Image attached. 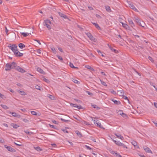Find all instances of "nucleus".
Here are the masks:
<instances>
[{"instance_id": "nucleus-1", "label": "nucleus", "mask_w": 157, "mask_h": 157, "mask_svg": "<svg viewBox=\"0 0 157 157\" xmlns=\"http://www.w3.org/2000/svg\"><path fill=\"white\" fill-rule=\"evenodd\" d=\"M17 66L16 63L14 62L7 63L6 64L5 70L6 71H10L11 69L15 68Z\"/></svg>"}, {"instance_id": "nucleus-2", "label": "nucleus", "mask_w": 157, "mask_h": 157, "mask_svg": "<svg viewBox=\"0 0 157 157\" xmlns=\"http://www.w3.org/2000/svg\"><path fill=\"white\" fill-rule=\"evenodd\" d=\"M8 47L13 51L14 54L17 51V46L15 44H9L8 45Z\"/></svg>"}, {"instance_id": "nucleus-3", "label": "nucleus", "mask_w": 157, "mask_h": 157, "mask_svg": "<svg viewBox=\"0 0 157 157\" xmlns=\"http://www.w3.org/2000/svg\"><path fill=\"white\" fill-rule=\"evenodd\" d=\"M44 25L45 26H46L48 30L51 29V26L50 25L51 24V22L49 19H46L45 20L43 23Z\"/></svg>"}, {"instance_id": "nucleus-4", "label": "nucleus", "mask_w": 157, "mask_h": 157, "mask_svg": "<svg viewBox=\"0 0 157 157\" xmlns=\"http://www.w3.org/2000/svg\"><path fill=\"white\" fill-rule=\"evenodd\" d=\"M4 147L9 151L12 152H16V150L10 146H8L6 145H5Z\"/></svg>"}, {"instance_id": "nucleus-5", "label": "nucleus", "mask_w": 157, "mask_h": 157, "mask_svg": "<svg viewBox=\"0 0 157 157\" xmlns=\"http://www.w3.org/2000/svg\"><path fill=\"white\" fill-rule=\"evenodd\" d=\"M70 104L73 107H76L78 109H83V107L80 105H78L76 104H73L72 103H70Z\"/></svg>"}, {"instance_id": "nucleus-6", "label": "nucleus", "mask_w": 157, "mask_h": 157, "mask_svg": "<svg viewBox=\"0 0 157 157\" xmlns=\"http://www.w3.org/2000/svg\"><path fill=\"white\" fill-rule=\"evenodd\" d=\"M86 34L91 40L94 41H95L94 40L95 39V38L93 37L92 35L90 33L87 32L86 33Z\"/></svg>"}, {"instance_id": "nucleus-7", "label": "nucleus", "mask_w": 157, "mask_h": 157, "mask_svg": "<svg viewBox=\"0 0 157 157\" xmlns=\"http://www.w3.org/2000/svg\"><path fill=\"white\" fill-rule=\"evenodd\" d=\"M15 69L18 71L22 73L26 72V71L25 70L23 69V68L19 66H17V67H16L15 68Z\"/></svg>"}, {"instance_id": "nucleus-8", "label": "nucleus", "mask_w": 157, "mask_h": 157, "mask_svg": "<svg viewBox=\"0 0 157 157\" xmlns=\"http://www.w3.org/2000/svg\"><path fill=\"white\" fill-rule=\"evenodd\" d=\"M129 6L130 8L131 9L133 10L138 12V11L136 9V8L135 7V6L132 3H130L129 4Z\"/></svg>"}, {"instance_id": "nucleus-9", "label": "nucleus", "mask_w": 157, "mask_h": 157, "mask_svg": "<svg viewBox=\"0 0 157 157\" xmlns=\"http://www.w3.org/2000/svg\"><path fill=\"white\" fill-rule=\"evenodd\" d=\"M143 148L146 152L148 153H152L151 150L147 146H144L143 147Z\"/></svg>"}, {"instance_id": "nucleus-10", "label": "nucleus", "mask_w": 157, "mask_h": 157, "mask_svg": "<svg viewBox=\"0 0 157 157\" xmlns=\"http://www.w3.org/2000/svg\"><path fill=\"white\" fill-rule=\"evenodd\" d=\"M14 55H15L17 57H21L23 56V53L20 52L18 50H17V52H16L14 54Z\"/></svg>"}, {"instance_id": "nucleus-11", "label": "nucleus", "mask_w": 157, "mask_h": 157, "mask_svg": "<svg viewBox=\"0 0 157 157\" xmlns=\"http://www.w3.org/2000/svg\"><path fill=\"white\" fill-rule=\"evenodd\" d=\"M98 121H97L95 123V125H96L98 127L101 128L103 129H105V128H103V126L101 125V123L99 122H98Z\"/></svg>"}, {"instance_id": "nucleus-12", "label": "nucleus", "mask_w": 157, "mask_h": 157, "mask_svg": "<svg viewBox=\"0 0 157 157\" xmlns=\"http://www.w3.org/2000/svg\"><path fill=\"white\" fill-rule=\"evenodd\" d=\"M121 24H122V26L125 29H126L127 30L130 29V27L127 24L125 23H124L122 22H121Z\"/></svg>"}, {"instance_id": "nucleus-13", "label": "nucleus", "mask_w": 157, "mask_h": 157, "mask_svg": "<svg viewBox=\"0 0 157 157\" xmlns=\"http://www.w3.org/2000/svg\"><path fill=\"white\" fill-rule=\"evenodd\" d=\"M132 144L134 147L136 148H139V147L137 145V143L135 141L133 140L131 142Z\"/></svg>"}, {"instance_id": "nucleus-14", "label": "nucleus", "mask_w": 157, "mask_h": 157, "mask_svg": "<svg viewBox=\"0 0 157 157\" xmlns=\"http://www.w3.org/2000/svg\"><path fill=\"white\" fill-rule=\"evenodd\" d=\"M128 21L129 25L131 26L132 27H133L134 26V24L132 21L131 19H128Z\"/></svg>"}, {"instance_id": "nucleus-15", "label": "nucleus", "mask_w": 157, "mask_h": 157, "mask_svg": "<svg viewBox=\"0 0 157 157\" xmlns=\"http://www.w3.org/2000/svg\"><path fill=\"white\" fill-rule=\"evenodd\" d=\"M108 46H109V49L111 50V51L115 53H117V51L115 49H113L111 46H110L109 44H108Z\"/></svg>"}, {"instance_id": "nucleus-16", "label": "nucleus", "mask_w": 157, "mask_h": 157, "mask_svg": "<svg viewBox=\"0 0 157 157\" xmlns=\"http://www.w3.org/2000/svg\"><path fill=\"white\" fill-rule=\"evenodd\" d=\"M76 134L78 135L79 137L81 138L82 137V135L81 133L78 130H76L75 131Z\"/></svg>"}, {"instance_id": "nucleus-17", "label": "nucleus", "mask_w": 157, "mask_h": 157, "mask_svg": "<svg viewBox=\"0 0 157 157\" xmlns=\"http://www.w3.org/2000/svg\"><path fill=\"white\" fill-rule=\"evenodd\" d=\"M115 135L118 138L121 139V140L124 139V137L121 135L119 134H117V133L115 134Z\"/></svg>"}, {"instance_id": "nucleus-18", "label": "nucleus", "mask_w": 157, "mask_h": 157, "mask_svg": "<svg viewBox=\"0 0 157 157\" xmlns=\"http://www.w3.org/2000/svg\"><path fill=\"white\" fill-rule=\"evenodd\" d=\"M19 47L21 49L25 48V45L23 44L20 43L18 44Z\"/></svg>"}, {"instance_id": "nucleus-19", "label": "nucleus", "mask_w": 157, "mask_h": 157, "mask_svg": "<svg viewBox=\"0 0 157 157\" xmlns=\"http://www.w3.org/2000/svg\"><path fill=\"white\" fill-rule=\"evenodd\" d=\"M10 125L11 126L13 127V128L16 129L17 128L19 127L18 125L14 123L11 124Z\"/></svg>"}, {"instance_id": "nucleus-20", "label": "nucleus", "mask_w": 157, "mask_h": 157, "mask_svg": "<svg viewBox=\"0 0 157 157\" xmlns=\"http://www.w3.org/2000/svg\"><path fill=\"white\" fill-rule=\"evenodd\" d=\"M18 92L21 95H27V94L23 91L19 90L18 91Z\"/></svg>"}, {"instance_id": "nucleus-21", "label": "nucleus", "mask_w": 157, "mask_h": 157, "mask_svg": "<svg viewBox=\"0 0 157 157\" xmlns=\"http://www.w3.org/2000/svg\"><path fill=\"white\" fill-rule=\"evenodd\" d=\"M113 142L117 145L120 146L121 143L119 141H117L114 140H112Z\"/></svg>"}, {"instance_id": "nucleus-22", "label": "nucleus", "mask_w": 157, "mask_h": 157, "mask_svg": "<svg viewBox=\"0 0 157 157\" xmlns=\"http://www.w3.org/2000/svg\"><path fill=\"white\" fill-rule=\"evenodd\" d=\"M67 128H68L67 127H66L65 128H62L61 130L65 133H68L69 132L67 130Z\"/></svg>"}, {"instance_id": "nucleus-23", "label": "nucleus", "mask_w": 157, "mask_h": 157, "mask_svg": "<svg viewBox=\"0 0 157 157\" xmlns=\"http://www.w3.org/2000/svg\"><path fill=\"white\" fill-rule=\"evenodd\" d=\"M59 15L61 17H63L64 18H67V16L66 15H65L62 13H59Z\"/></svg>"}, {"instance_id": "nucleus-24", "label": "nucleus", "mask_w": 157, "mask_h": 157, "mask_svg": "<svg viewBox=\"0 0 157 157\" xmlns=\"http://www.w3.org/2000/svg\"><path fill=\"white\" fill-rule=\"evenodd\" d=\"M69 65H70V67L71 68H73L76 69H78V67H75L74 66L73 64L71 62L70 63Z\"/></svg>"}, {"instance_id": "nucleus-25", "label": "nucleus", "mask_w": 157, "mask_h": 157, "mask_svg": "<svg viewBox=\"0 0 157 157\" xmlns=\"http://www.w3.org/2000/svg\"><path fill=\"white\" fill-rule=\"evenodd\" d=\"M105 8L106 9V10L108 12H111V10L110 9V7L109 6H105Z\"/></svg>"}, {"instance_id": "nucleus-26", "label": "nucleus", "mask_w": 157, "mask_h": 157, "mask_svg": "<svg viewBox=\"0 0 157 157\" xmlns=\"http://www.w3.org/2000/svg\"><path fill=\"white\" fill-rule=\"evenodd\" d=\"M93 24L95 25V27L98 29H100V27H99L98 24L96 23H93Z\"/></svg>"}, {"instance_id": "nucleus-27", "label": "nucleus", "mask_w": 157, "mask_h": 157, "mask_svg": "<svg viewBox=\"0 0 157 157\" xmlns=\"http://www.w3.org/2000/svg\"><path fill=\"white\" fill-rule=\"evenodd\" d=\"M37 71L43 74L44 72L43 70L40 67H38L37 68Z\"/></svg>"}, {"instance_id": "nucleus-28", "label": "nucleus", "mask_w": 157, "mask_h": 157, "mask_svg": "<svg viewBox=\"0 0 157 157\" xmlns=\"http://www.w3.org/2000/svg\"><path fill=\"white\" fill-rule=\"evenodd\" d=\"M90 117L92 119V121L94 122V124H95V123L97 121L95 120L94 119H98V118L96 117Z\"/></svg>"}, {"instance_id": "nucleus-29", "label": "nucleus", "mask_w": 157, "mask_h": 157, "mask_svg": "<svg viewBox=\"0 0 157 157\" xmlns=\"http://www.w3.org/2000/svg\"><path fill=\"white\" fill-rule=\"evenodd\" d=\"M34 148L37 151H40L42 150V149L39 147H34Z\"/></svg>"}, {"instance_id": "nucleus-30", "label": "nucleus", "mask_w": 157, "mask_h": 157, "mask_svg": "<svg viewBox=\"0 0 157 157\" xmlns=\"http://www.w3.org/2000/svg\"><path fill=\"white\" fill-rule=\"evenodd\" d=\"M112 101L114 102L115 104L118 105L120 103V102L113 99H112Z\"/></svg>"}, {"instance_id": "nucleus-31", "label": "nucleus", "mask_w": 157, "mask_h": 157, "mask_svg": "<svg viewBox=\"0 0 157 157\" xmlns=\"http://www.w3.org/2000/svg\"><path fill=\"white\" fill-rule=\"evenodd\" d=\"M120 146H121V147L124 148H127V147L124 144L121 143V144L120 145Z\"/></svg>"}, {"instance_id": "nucleus-32", "label": "nucleus", "mask_w": 157, "mask_h": 157, "mask_svg": "<svg viewBox=\"0 0 157 157\" xmlns=\"http://www.w3.org/2000/svg\"><path fill=\"white\" fill-rule=\"evenodd\" d=\"M48 97L51 100H53L54 98V97L50 94H48Z\"/></svg>"}, {"instance_id": "nucleus-33", "label": "nucleus", "mask_w": 157, "mask_h": 157, "mask_svg": "<svg viewBox=\"0 0 157 157\" xmlns=\"http://www.w3.org/2000/svg\"><path fill=\"white\" fill-rule=\"evenodd\" d=\"M1 106L4 109H8V107L5 105H1Z\"/></svg>"}, {"instance_id": "nucleus-34", "label": "nucleus", "mask_w": 157, "mask_h": 157, "mask_svg": "<svg viewBox=\"0 0 157 157\" xmlns=\"http://www.w3.org/2000/svg\"><path fill=\"white\" fill-rule=\"evenodd\" d=\"M101 84L104 86H107L106 83L102 80H100Z\"/></svg>"}, {"instance_id": "nucleus-35", "label": "nucleus", "mask_w": 157, "mask_h": 157, "mask_svg": "<svg viewBox=\"0 0 157 157\" xmlns=\"http://www.w3.org/2000/svg\"><path fill=\"white\" fill-rule=\"evenodd\" d=\"M11 113L12 116H13V117H17V114L15 113L12 112V113Z\"/></svg>"}, {"instance_id": "nucleus-36", "label": "nucleus", "mask_w": 157, "mask_h": 157, "mask_svg": "<svg viewBox=\"0 0 157 157\" xmlns=\"http://www.w3.org/2000/svg\"><path fill=\"white\" fill-rule=\"evenodd\" d=\"M21 33V35L24 37H26L28 35V34L25 33Z\"/></svg>"}, {"instance_id": "nucleus-37", "label": "nucleus", "mask_w": 157, "mask_h": 157, "mask_svg": "<svg viewBox=\"0 0 157 157\" xmlns=\"http://www.w3.org/2000/svg\"><path fill=\"white\" fill-rule=\"evenodd\" d=\"M86 93H87V94L89 95L92 96L93 95V94L92 93L90 92L89 91H86Z\"/></svg>"}, {"instance_id": "nucleus-38", "label": "nucleus", "mask_w": 157, "mask_h": 157, "mask_svg": "<svg viewBox=\"0 0 157 157\" xmlns=\"http://www.w3.org/2000/svg\"><path fill=\"white\" fill-rule=\"evenodd\" d=\"M31 113L33 115H37V113H36L34 111H32L31 112Z\"/></svg>"}, {"instance_id": "nucleus-39", "label": "nucleus", "mask_w": 157, "mask_h": 157, "mask_svg": "<svg viewBox=\"0 0 157 157\" xmlns=\"http://www.w3.org/2000/svg\"><path fill=\"white\" fill-rule=\"evenodd\" d=\"M88 69L91 70L92 69V68L91 67V66L89 65H86L85 66Z\"/></svg>"}, {"instance_id": "nucleus-40", "label": "nucleus", "mask_w": 157, "mask_h": 157, "mask_svg": "<svg viewBox=\"0 0 157 157\" xmlns=\"http://www.w3.org/2000/svg\"><path fill=\"white\" fill-rule=\"evenodd\" d=\"M40 86L38 85H36L35 86V88L37 90H40Z\"/></svg>"}, {"instance_id": "nucleus-41", "label": "nucleus", "mask_w": 157, "mask_h": 157, "mask_svg": "<svg viewBox=\"0 0 157 157\" xmlns=\"http://www.w3.org/2000/svg\"><path fill=\"white\" fill-rule=\"evenodd\" d=\"M118 92L120 93V94H119L120 96H122L124 94V92L122 90L119 91Z\"/></svg>"}, {"instance_id": "nucleus-42", "label": "nucleus", "mask_w": 157, "mask_h": 157, "mask_svg": "<svg viewBox=\"0 0 157 157\" xmlns=\"http://www.w3.org/2000/svg\"><path fill=\"white\" fill-rule=\"evenodd\" d=\"M85 147H86V149L88 150H92V148L90 147L89 146L87 145H85Z\"/></svg>"}, {"instance_id": "nucleus-43", "label": "nucleus", "mask_w": 157, "mask_h": 157, "mask_svg": "<svg viewBox=\"0 0 157 157\" xmlns=\"http://www.w3.org/2000/svg\"><path fill=\"white\" fill-rule=\"evenodd\" d=\"M36 52L39 54H40L41 53V50L40 49L37 50Z\"/></svg>"}, {"instance_id": "nucleus-44", "label": "nucleus", "mask_w": 157, "mask_h": 157, "mask_svg": "<svg viewBox=\"0 0 157 157\" xmlns=\"http://www.w3.org/2000/svg\"><path fill=\"white\" fill-rule=\"evenodd\" d=\"M61 120H62V121L65 122H67L69 120H66L64 119H63V118H61Z\"/></svg>"}, {"instance_id": "nucleus-45", "label": "nucleus", "mask_w": 157, "mask_h": 157, "mask_svg": "<svg viewBox=\"0 0 157 157\" xmlns=\"http://www.w3.org/2000/svg\"><path fill=\"white\" fill-rule=\"evenodd\" d=\"M58 58L60 60L62 61H63V58L61 56H57Z\"/></svg>"}, {"instance_id": "nucleus-46", "label": "nucleus", "mask_w": 157, "mask_h": 157, "mask_svg": "<svg viewBox=\"0 0 157 157\" xmlns=\"http://www.w3.org/2000/svg\"><path fill=\"white\" fill-rule=\"evenodd\" d=\"M148 58L149 59V60L151 61L152 62H153L154 61V60H153L152 58L151 57L149 56L148 57Z\"/></svg>"}, {"instance_id": "nucleus-47", "label": "nucleus", "mask_w": 157, "mask_h": 157, "mask_svg": "<svg viewBox=\"0 0 157 157\" xmlns=\"http://www.w3.org/2000/svg\"><path fill=\"white\" fill-rule=\"evenodd\" d=\"M23 121L25 123H27L29 122V120L26 119H23Z\"/></svg>"}, {"instance_id": "nucleus-48", "label": "nucleus", "mask_w": 157, "mask_h": 157, "mask_svg": "<svg viewBox=\"0 0 157 157\" xmlns=\"http://www.w3.org/2000/svg\"><path fill=\"white\" fill-rule=\"evenodd\" d=\"M73 81L75 83H78V81L76 80V79H73Z\"/></svg>"}, {"instance_id": "nucleus-49", "label": "nucleus", "mask_w": 157, "mask_h": 157, "mask_svg": "<svg viewBox=\"0 0 157 157\" xmlns=\"http://www.w3.org/2000/svg\"><path fill=\"white\" fill-rule=\"evenodd\" d=\"M58 50H59L60 52H63V50L61 48H60V47H59V48H58Z\"/></svg>"}, {"instance_id": "nucleus-50", "label": "nucleus", "mask_w": 157, "mask_h": 157, "mask_svg": "<svg viewBox=\"0 0 157 157\" xmlns=\"http://www.w3.org/2000/svg\"><path fill=\"white\" fill-rule=\"evenodd\" d=\"M96 17L98 18H101V17L100 16V15H99L98 14H96Z\"/></svg>"}, {"instance_id": "nucleus-51", "label": "nucleus", "mask_w": 157, "mask_h": 157, "mask_svg": "<svg viewBox=\"0 0 157 157\" xmlns=\"http://www.w3.org/2000/svg\"><path fill=\"white\" fill-rule=\"evenodd\" d=\"M136 22L137 23H139L140 20L139 18H136L135 19Z\"/></svg>"}, {"instance_id": "nucleus-52", "label": "nucleus", "mask_w": 157, "mask_h": 157, "mask_svg": "<svg viewBox=\"0 0 157 157\" xmlns=\"http://www.w3.org/2000/svg\"><path fill=\"white\" fill-rule=\"evenodd\" d=\"M52 122L53 123H54L55 124H57V121H56L55 120H52Z\"/></svg>"}, {"instance_id": "nucleus-53", "label": "nucleus", "mask_w": 157, "mask_h": 157, "mask_svg": "<svg viewBox=\"0 0 157 157\" xmlns=\"http://www.w3.org/2000/svg\"><path fill=\"white\" fill-rule=\"evenodd\" d=\"M88 7L90 10H93V8L91 6H88Z\"/></svg>"}, {"instance_id": "nucleus-54", "label": "nucleus", "mask_w": 157, "mask_h": 157, "mask_svg": "<svg viewBox=\"0 0 157 157\" xmlns=\"http://www.w3.org/2000/svg\"><path fill=\"white\" fill-rule=\"evenodd\" d=\"M123 98L124 99L127 100H128V101H129V100L128 99V98L127 97L125 96H124Z\"/></svg>"}, {"instance_id": "nucleus-55", "label": "nucleus", "mask_w": 157, "mask_h": 157, "mask_svg": "<svg viewBox=\"0 0 157 157\" xmlns=\"http://www.w3.org/2000/svg\"><path fill=\"white\" fill-rule=\"evenodd\" d=\"M49 125L50 127L52 128H55L54 127V126L52 125H51L50 124H49Z\"/></svg>"}, {"instance_id": "nucleus-56", "label": "nucleus", "mask_w": 157, "mask_h": 157, "mask_svg": "<svg viewBox=\"0 0 157 157\" xmlns=\"http://www.w3.org/2000/svg\"><path fill=\"white\" fill-rule=\"evenodd\" d=\"M4 97V95L0 93V97L3 98Z\"/></svg>"}, {"instance_id": "nucleus-57", "label": "nucleus", "mask_w": 157, "mask_h": 157, "mask_svg": "<svg viewBox=\"0 0 157 157\" xmlns=\"http://www.w3.org/2000/svg\"><path fill=\"white\" fill-rule=\"evenodd\" d=\"M44 80L46 82H48V80L45 78H44Z\"/></svg>"}, {"instance_id": "nucleus-58", "label": "nucleus", "mask_w": 157, "mask_h": 157, "mask_svg": "<svg viewBox=\"0 0 157 157\" xmlns=\"http://www.w3.org/2000/svg\"><path fill=\"white\" fill-rule=\"evenodd\" d=\"M97 52L99 54V53L101 54V53H102L99 50H97Z\"/></svg>"}, {"instance_id": "nucleus-59", "label": "nucleus", "mask_w": 157, "mask_h": 157, "mask_svg": "<svg viewBox=\"0 0 157 157\" xmlns=\"http://www.w3.org/2000/svg\"><path fill=\"white\" fill-rule=\"evenodd\" d=\"M24 132L27 134H29V132L28 130L25 131Z\"/></svg>"}, {"instance_id": "nucleus-60", "label": "nucleus", "mask_w": 157, "mask_h": 157, "mask_svg": "<svg viewBox=\"0 0 157 157\" xmlns=\"http://www.w3.org/2000/svg\"><path fill=\"white\" fill-rule=\"evenodd\" d=\"M36 41H37V42L40 44H41L40 42V41L39 40H36Z\"/></svg>"}, {"instance_id": "nucleus-61", "label": "nucleus", "mask_w": 157, "mask_h": 157, "mask_svg": "<svg viewBox=\"0 0 157 157\" xmlns=\"http://www.w3.org/2000/svg\"><path fill=\"white\" fill-rule=\"evenodd\" d=\"M4 142V141L2 139H0V143H3Z\"/></svg>"}, {"instance_id": "nucleus-62", "label": "nucleus", "mask_w": 157, "mask_h": 157, "mask_svg": "<svg viewBox=\"0 0 157 157\" xmlns=\"http://www.w3.org/2000/svg\"><path fill=\"white\" fill-rule=\"evenodd\" d=\"M75 100L78 102H80L81 101L80 100H78V99H75Z\"/></svg>"}, {"instance_id": "nucleus-63", "label": "nucleus", "mask_w": 157, "mask_h": 157, "mask_svg": "<svg viewBox=\"0 0 157 157\" xmlns=\"http://www.w3.org/2000/svg\"><path fill=\"white\" fill-rule=\"evenodd\" d=\"M154 104L155 106L157 108V103L155 102Z\"/></svg>"}, {"instance_id": "nucleus-64", "label": "nucleus", "mask_w": 157, "mask_h": 157, "mask_svg": "<svg viewBox=\"0 0 157 157\" xmlns=\"http://www.w3.org/2000/svg\"><path fill=\"white\" fill-rule=\"evenodd\" d=\"M116 155L118 157H122V156L119 154H117Z\"/></svg>"}]
</instances>
